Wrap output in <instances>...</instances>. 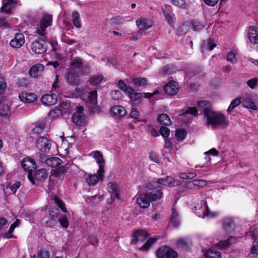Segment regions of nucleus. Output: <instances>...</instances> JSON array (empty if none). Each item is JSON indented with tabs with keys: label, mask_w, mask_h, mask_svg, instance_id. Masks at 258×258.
Listing matches in <instances>:
<instances>
[{
	"label": "nucleus",
	"mask_w": 258,
	"mask_h": 258,
	"mask_svg": "<svg viewBox=\"0 0 258 258\" xmlns=\"http://www.w3.org/2000/svg\"><path fill=\"white\" fill-rule=\"evenodd\" d=\"M205 117L207 120V124L208 125L219 126L223 128H225L229 125L228 118L220 112L212 111Z\"/></svg>",
	"instance_id": "f257e3e1"
},
{
	"label": "nucleus",
	"mask_w": 258,
	"mask_h": 258,
	"mask_svg": "<svg viewBox=\"0 0 258 258\" xmlns=\"http://www.w3.org/2000/svg\"><path fill=\"white\" fill-rule=\"evenodd\" d=\"M23 169L28 172L27 177L32 184H35L33 171L37 167L36 162L33 158L26 157L23 159L21 163Z\"/></svg>",
	"instance_id": "f03ea898"
},
{
	"label": "nucleus",
	"mask_w": 258,
	"mask_h": 258,
	"mask_svg": "<svg viewBox=\"0 0 258 258\" xmlns=\"http://www.w3.org/2000/svg\"><path fill=\"white\" fill-rule=\"evenodd\" d=\"M157 258H178V254L171 247L164 245L159 247L155 252Z\"/></svg>",
	"instance_id": "7ed1b4c3"
},
{
	"label": "nucleus",
	"mask_w": 258,
	"mask_h": 258,
	"mask_svg": "<svg viewBox=\"0 0 258 258\" xmlns=\"http://www.w3.org/2000/svg\"><path fill=\"white\" fill-rule=\"evenodd\" d=\"M173 181L174 179L169 176L164 178H159L157 179L154 178L147 183L146 187L153 188L155 186L162 187L160 184L172 187L174 186Z\"/></svg>",
	"instance_id": "20e7f679"
},
{
	"label": "nucleus",
	"mask_w": 258,
	"mask_h": 258,
	"mask_svg": "<svg viewBox=\"0 0 258 258\" xmlns=\"http://www.w3.org/2000/svg\"><path fill=\"white\" fill-rule=\"evenodd\" d=\"M53 16L52 14L43 13L39 22V28L37 30V34L43 36L47 28L52 25Z\"/></svg>",
	"instance_id": "39448f33"
},
{
	"label": "nucleus",
	"mask_w": 258,
	"mask_h": 258,
	"mask_svg": "<svg viewBox=\"0 0 258 258\" xmlns=\"http://www.w3.org/2000/svg\"><path fill=\"white\" fill-rule=\"evenodd\" d=\"M31 49L36 54H42L47 50L46 41L43 38H38L32 42Z\"/></svg>",
	"instance_id": "423d86ee"
},
{
	"label": "nucleus",
	"mask_w": 258,
	"mask_h": 258,
	"mask_svg": "<svg viewBox=\"0 0 258 258\" xmlns=\"http://www.w3.org/2000/svg\"><path fill=\"white\" fill-rule=\"evenodd\" d=\"M52 141L45 137H40L36 141V147L40 152L49 153L51 147Z\"/></svg>",
	"instance_id": "0eeeda50"
},
{
	"label": "nucleus",
	"mask_w": 258,
	"mask_h": 258,
	"mask_svg": "<svg viewBox=\"0 0 258 258\" xmlns=\"http://www.w3.org/2000/svg\"><path fill=\"white\" fill-rule=\"evenodd\" d=\"M149 236V233L145 230L142 229L136 230L134 231L132 236V243L137 244L138 242H143L145 241Z\"/></svg>",
	"instance_id": "6e6552de"
},
{
	"label": "nucleus",
	"mask_w": 258,
	"mask_h": 258,
	"mask_svg": "<svg viewBox=\"0 0 258 258\" xmlns=\"http://www.w3.org/2000/svg\"><path fill=\"white\" fill-rule=\"evenodd\" d=\"M147 196L150 198L151 202L159 200L163 197V192L162 191V187H158L155 186L153 188L147 187Z\"/></svg>",
	"instance_id": "1a4fd4ad"
},
{
	"label": "nucleus",
	"mask_w": 258,
	"mask_h": 258,
	"mask_svg": "<svg viewBox=\"0 0 258 258\" xmlns=\"http://www.w3.org/2000/svg\"><path fill=\"white\" fill-rule=\"evenodd\" d=\"M19 0H3V6L1 8L3 13L10 14L12 13L13 10L17 6Z\"/></svg>",
	"instance_id": "9d476101"
},
{
	"label": "nucleus",
	"mask_w": 258,
	"mask_h": 258,
	"mask_svg": "<svg viewBox=\"0 0 258 258\" xmlns=\"http://www.w3.org/2000/svg\"><path fill=\"white\" fill-rule=\"evenodd\" d=\"M179 85L174 81H171L164 85L163 90L164 92L168 95L174 96L179 91Z\"/></svg>",
	"instance_id": "9b49d317"
},
{
	"label": "nucleus",
	"mask_w": 258,
	"mask_h": 258,
	"mask_svg": "<svg viewBox=\"0 0 258 258\" xmlns=\"http://www.w3.org/2000/svg\"><path fill=\"white\" fill-rule=\"evenodd\" d=\"M222 226L226 233H231L234 231L236 225L232 218L225 217L222 220Z\"/></svg>",
	"instance_id": "f8f14e48"
},
{
	"label": "nucleus",
	"mask_w": 258,
	"mask_h": 258,
	"mask_svg": "<svg viewBox=\"0 0 258 258\" xmlns=\"http://www.w3.org/2000/svg\"><path fill=\"white\" fill-rule=\"evenodd\" d=\"M195 208L196 210L199 211L197 212V215L200 217L204 218L206 216L214 217L217 215V213H211L207 204H205L203 209H202L203 206L202 204H198V206H195Z\"/></svg>",
	"instance_id": "ddd939ff"
},
{
	"label": "nucleus",
	"mask_w": 258,
	"mask_h": 258,
	"mask_svg": "<svg viewBox=\"0 0 258 258\" xmlns=\"http://www.w3.org/2000/svg\"><path fill=\"white\" fill-rule=\"evenodd\" d=\"M20 100L25 103H31L37 100V96L34 93L22 91L19 94Z\"/></svg>",
	"instance_id": "4468645a"
},
{
	"label": "nucleus",
	"mask_w": 258,
	"mask_h": 258,
	"mask_svg": "<svg viewBox=\"0 0 258 258\" xmlns=\"http://www.w3.org/2000/svg\"><path fill=\"white\" fill-rule=\"evenodd\" d=\"M25 43V38L23 34L17 33L14 37L10 41V45L14 48H19Z\"/></svg>",
	"instance_id": "2eb2a0df"
},
{
	"label": "nucleus",
	"mask_w": 258,
	"mask_h": 258,
	"mask_svg": "<svg viewBox=\"0 0 258 258\" xmlns=\"http://www.w3.org/2000/svg\"><path fill=\"white\" fill-rule=\"evenodd\" d=\"M192 246V242L190 239L187 238H181L177 240L176 246L182 250L189 251Z\"/></svg>",
	"instance_id": "dca6fc26"
},
{
	"label": "nucleus",
	"mask_w": 258,
	"mask_h": 258,
	"mask_svg": "<svg viewBox=\"0 0 258 258\" xmlns=\"http://www.w3.org/2000/svg\"><path fill=\"white\" fill-rule=\"evenodd\" d=\"M247 37L249 42L252 44H258V28L255 26H251L248 28Z\"/></svg>",
	"instance_id": "f3484780"
},
{
	"label": "nucleus",
	"mask_w": 258,
	"mask_h": 258,
	"mask_svg": "<svg viewBox=\"0 0 258 258\" xmlns=\"http://www.w3.org/2000/svg\"><path fill=\"white\" fill-rule=\"evenodd\" d=\"M66 81L70 85L78 86L80 83V76L77 73L69 72L66 77Z\"/></svg>",
	"instance_id": "a211bd4d"
},
{
	"label": "nucleus",
	"mask_w": 258,
	"mask_h": 258,
	"mask_svg": "<svg viewBox=\"0 0 258 258\" xmlns=\"http://www.w3.org/2000/svg\"><path fill=\"white\" fill-rule=\"evenodd\" d=\"M41 100L43 104L46 106H51L57 103V96L55 94H46L42 96Z\"/></svg>",
	"instance_id": "6ab92c4d"
},
{
	"label": "nucleus",
	"mask_w": 258,
	"mask_h": 258,
	"mask_svg": "<svg viewBox=\"0 0 258 258\" xmlns=\"http://www.w3.org/2000/svg\"><path fill=\"white\" fill-rule=\"evenodd\" d=\"M110 113L112 116L120 119L125 115L127 112L122 106L116 105L111 108Z\"/></svg>",
	"instance_id": "aec40b11"
},
{
	"label": "nucleus",
	"mask_w": 258,
	"mask_h": 258,
	"mask_svg": "<svg viewBox=\"0 0 258 258\" xmlns=\"http://www.w3.org/2000/svg\"><path fill=\"white\" fill-rule=\"evenodd\" d=\"M151 202V201L150 198L147 196V193L145 195H141L140 197L137 198V203L143 209L148 208L150 205Z\"/></svg>",
	"instance_id": "412c9836"
},
{
	"label": "nucleus",
	"mask_w": 258,
	"mask_h": 258,
	"mask_svg": "<svg viewBox=\"0 0 258 258\" xmlns=\"http://www.w3.org/2000/svg\"><path fill=\"white\" fill-rule=\"evenodd\" d=\"M197 105L199 107L202 108L204 110V115L205 117L208 115L213 110L210 109L211 104L207 100H200L197 102Z\"/></svg>",
	"instance_id": "4be33fe9"
},
{
	"label": "nucleus",
	"mask_w": 258,
	"mask_h": 258,
	"mask_svg": "<svg viewBox=\"0 0 258 258\" xmlns=\"http://www.w3.org/2000/svg\"><path fill=\"white\" fill-rule=\"evenodd\" d=\"M47 173L45 169H39L37 170L35 172L34 176L33 177L34 178L35 181L36 180L38 181H43L47 177ZM36 183L34 185H35Z\"/></svg>",
	"instance_id": "5701e85b"
},
{
	"label": "nucleus",
	"mask_w": 258,
	"mask_h": 258,
	"mask_svg": "<svg viewBox=\"0 0 258 258\" xmlns=\"http://www.w3.org/2000/svg\"><path fill=\"white\" fill-rule=\"evenodd\" d=\"M46 122L45 120L41 119L39 120L35 124V127L32 129L31 132L33 134H39L42 133L46 126Z\"/></svg>",
	"instance_id": "b1692460"
},
{
	"label": "nucleus",
	"mask_w": 258,
	"mask_h": 258,
	"mask_svg": "<svg viewBox=\"0 0 258 258\" xmlns=\"http://www.w3.org/2000/svg\"><path fill=\"white\" fill-rule=\"evenodd\" d=\"M44 66L41 64H38L33 66L29 71L31 77L36 78L40 75L41 72L43 70Z\"/></svg>",
	"instance_id": "393cba45"
},
{
	"label": "nucleus",
	"mask_w": 258,
	"mask_h": 258,
	"mask_svg": "<svg viewBox=\"0 0 258 258\" xmlns=\"http://www.w3.org/2000/svg\"><path fill=\"white\" fill-rule=\"evenodd\" d=\"M62 163V161L58 157H50L45 160V164L52 168H56Z\"/></svg>",
	"instance_id": "a878e982"
},
{
	"label": "nucleus",
	"mask_w": 258,
	"mask_h": 258,
	"mask_svg": "<svg viewBox=\"0 0 258 258\" xmlns=\"http://www.w3.org/2000/svg\"><path fill=\"white\" fill-rule=\"evenodd\" d=\"M170 222L173 227H177L180 224V218L175 208H172V213L170 218Z\"/></svg>",
	"instance_id": "bb28decb"
},
{
	"label": "nucleus",
	"mask_w": 258,
	"mask_h": 258,
	"mask_svg": "<svg viewBox=\"0 0 258 258\" xmlns=\"http://www.w3.org/2000/svg\"><path fill=\"white\" fill-rule=\"evenodd\" d=\"M85 116L84 114L74 112L72 115V120L73 123L77 125H81L84 123Z\"/></svg>",
	"instance_id": "cd10ccee"
},
{
	"label": "nucleus",
	"mask_w": 258,
	"mask_h": 258,
	"mask_svg": "<svg viewBox=\"0 0 258 258\" xmlns=\"http://www.w3.org/2000/svg\"><path fill=\"white\" fill-rule=\"evenodd\" d=\"M158 238L156 237H150L140 248L139 250L142 251H148L151 246L158 240Z\"/></svg>",
	"instance_id": "c85d7f7f"
},
{
	"label": "nucleus",
	"mask_w": 258,
	"mask_h": 258,
	"mask_svg": "<svg viewBox=\"0 0 258 258\" xmlns=\"http://www.w3.org/2000/svg\"><path fill=\"white\" fill-rule=\"evenodd\" d=\"M204 255L205 258H221V253L215 248H210L207 250Z\"/></svg>",
	"instance_id": "c756f323"
},
{
	"label": "nucleus",
	"mask_w": 258,
	"mask_h": 258,
	"mask_svg": "<svg viewBox=\"0 0 258 258\" xmlns=\"http://www.w3.org/2000/svg\"><path fill=\"white\" fill-rule=\"evenodd\" d=\"M157 120L159 123L166 126L170 125L172 124V122L169 116L165 113H162L159 115L157 117Z\"/></svg>",
	"instance_id": "7c9ffc66"
},
{
	"label": "nucleus",
	"mask_w": 258,
	"mask_h": 258,
	"mask_svg": "<svg viewBox=\"0 0 258 258\" xmlns=\"http://www.w3.org/2000/svg\"><path fill=\"white\" fill-rule=\"evenodd\" d=\"M104 79L102 75L92 76L89 80V84L92 86H96L101 83Z\"/></svg>",
	"instance_id": "2f4dec72"
},
{
	"label": "nucleus",
	"mask_w": 258,
	"mask_h": 258,
	"mask_svg": "<svg viewBox=\"0 0 258 258\" xmlns=\"http://www.w3.org/2000/svg\"><path fill=\"white\" fill-rule=\"evenodd\" d=\"M243 106L248 109H251L253 110L257 109L256 106L254 103L250 98H245L241 101Z\"/></svg>",
	"instance_id": "473e14b6"
},
{
	"label": "nucleus",
	"mask_w": 258,
	"mask_h": 258,
	"mask_svg": "<svg viewBox=\"0 0 258 258\" xmlns=\"http://www.w3.org/2000/svg\"><path fill=\"white\" fill-rule=\"evenodd\" d=\"M68 170L67 166H61L54 169L52 171V175L54 177H58L64 174Z\"/></svg>",
	"instance_id": "72a5a7b5"
},
{
	"label": "nucleus",
	"mask_w": 258,
	"mask_h": 258,
	"mask_svg": "<svg viewBox=\"0 0 258 258\" xmlns=\"http://www.w3.org/2000/svg\"><path fill=\"white\" fill-rule=\"evenodd\" d=\"M133 83L136 87L145 88L147 86V79L146 78H135L133 79Z\"/></svg>",
	"instance_id": "f704fd0d"
},
{
	"label": "nucleus",
	"mask_w": 258,
	"mask_h": 258,
	"mask_svg": "<svg viewBox=\"0 0 258 258\" xmlns=\"http://www.w3.org/2000/svg\"><path fill=\"white\" fill-rule=\"evenodd\" d=\"M202 46L203 48L211 51L216 47V44L212 39L209 38L206 41H204Z\"/></svg>",
	"instance_id": "c9c22d12"
},
{
	"label": "nucleus",
	"mask_w": 258,
	"mask_h": 258,
	"mask_svg": "<svg viewBox=\"0 0 258 258\" xmlns=\"http://www.w3.org/2000/svg\"><path fill=\"white\" fill-rule=\"evenodd\" d=\"M53 200L54 201V203L59 207V208L64 213H67L68 210L66 207V205L57 196L55 195Z\"/></svg>",
	"instance_id": "e433bc0d"
},
{
	"label": "nucleus",
	"mask_w": 258,
	"mask_h": 258,
	"mask_svg": "<svg viewBox=\"0 0 258 258\" xmlns=\"http://www.w3.org/2000/svg\"><path fill=\"white\" fill-rule=\"evenodd\" d=\"M187 136V131L184 128H178L175 131V136L178 141L184 140Z\"/></svg>",
	"instance_id": "4c0bfd02"
},
{
	"label": "nucleus",
	"mask_w": 258,
	"mask_h": 258,
	"mask_svg": "<svg viewBox=\"0 0 258 258\" xmlns=\"http://www.w3.org/2000/svg\"><path fill=\"white\" fill-rule=\"evenodd\" d=\"M87 241L94 247H97L99 244V239L97 236L94 234H89L87 238Z\"/></svg>",
	"instance_id": "58836bf2"
},
{
	"label": "nucleus",
	"mask_w": 258,
	"mask_h": 258,
	"mask_svg": "<svg viewBox=\"0 0 258 258\" xmlns=\"http://www.w3.org/2000/svg\"><path fill=\"white\" fill-rule=\"evenodd\" d=\"M72 19L73 25L77 28L81 27V24L80 22V14L77 11H74L72 14Z\"/></svg>",
	"instance_id": "ea45409f"
},
{
	"label": "nucleus",
	"mask_w": 258,
	"mask_h": 258,
	"mask_svg": "<svg viewBox=\"0 0 258 258\" xmlns=\"http://www.w3.org/2000/svg\"><path fill=\"white\" fill-rule=\"evenodd\" d=\"M127 94L130 99L133 101H139L143 97V94L142 93L135 92L133 88V91H129Z\"/></svg>",
	"instance_id": "a19ab883"
},
{
	"label": "nucleus",
	"mask_w": 258,
	"mask_h": 258,
	"mask_svg": "<svg viewBox=\"0 0 258 258\" xmlns=\"http://www.w3.org/2000/svg\"><path fill=\"white\" fill-rule=\"evenodd\" d=\"M137 25L140 30H146L150 26L148 20L145 19H141L136 21Z\"/></svg>",
	"instance_id": "79ce46f5"
},
{
	"label": "nucleus",
	"mask_w": 258,
	"mask_h": 258,
	"mask_svg": "<svg viewBox=\"0 0 258 258\" xmlns=\"http://www.w3.org/2000/svg\"><path fill=\"white\" fill-rule=\"evenodd\" d=\"M100 180L96 174L89 175L86 179V181L89 186L95 185Z\"/></svg>",
	"instance_id": "37998d69"
},
{
	"label": "nucleus",
	"mask_w": 258,
	"mask_h": 258,
	"mask_svg": "<svg viewBox=\"0 0 258 258\" xmlns=\"http://www.w3.org/2000/svg\"><path fill=\"white\" fill-rule=\"evenodd\" d=\"M125 20L123 17L120 16H116L110 19V25L112 26H119L124 22Z\"/></svg>",
	"instance_id": "c03bdc74"
},
{
	"label": "nucleus",
	"mask_w": 258,
	"mask_h": 258,
	"mask_svg": "<svg viewBox=\"0 0 258 258\" xmlns=\"http://www.w3.org/2000/svg\"><path fill=\"white\" fill-rule=\"evenodd\" d=\"M240 99V98H236V99L232 100L227 109V111L228 113H230L235 107L241 103Z\"/></svg>",
	"instance_id": "a18cd8bd"
},
{
	"label": "nucleus",
	"mask_w": 258,
	"mask_h": 258,
	"mask_svg": "<svg viewBox=\"0 0 258 258\" xmlns=\"http://www.w3.org/2000/svg\"><path fill=\"white\" fill-rule=\"evenodd\" d=\"M10 112V107L8 104L0 103V116H6Z\"/></svg>",
	"instance_id": "49530a36"
},
{
	"label": "nucleus",
	"mask_w": 258,
	"mask_h": 258,
	"mask_svg": "<svg viewBox=\"0 0 258 258\" xmlns=\"http://www.w3.org/2000/svg\"><path fill=\"white\" fill-rule=\"evenodd\" d=\"M118 88L125 93H128L129 91H133V88L127 86L122 80H119L117 83Z\"/></svg>",
	"instance_id": "de8ad7c7"
},
{
	"label": "nucleus",
	"mask_w": 258,
	"mask_h": 258,
	"mask_svg": "<svg viewBox=\"0 0 258 258\" xmlns=\"http://www.w3.org/2000/svg\"><path fill=\"white\" fill-rule=\"evenodd\" d=\"M88 99L90 103L92 104L95 105L97 103V92L96 90H93L89 92Z\"/></svg>",
	"instance_id": "09e8293b"
},
{
	"label": "nucleus",
	"mask_w": 258,
	"mask_h": 258,
	"mask_svg": "<svg viewBox=\"0 0 258 258\" xmlns=\"http://www.w3.org/2000/svg\"><path fill=\"white\" fill-rule=\"evenodd\" d=\"M71 66L75 69H80L83 66V63L82 59L80 57H77L72 60L71 62Z\"/></svg>",
	"instance_id": "8fccbe9b"
},
{
	"label": "nucleus",
	"mask_w": 258,
	"mask_h": 258,
	"mask_svg": "<svg viewBox=\"0 0 258 258\" xmlns=\"http://www.w3.org/2000/svg\"><path fill=\"white\" fill-rule=\"evenodd\" d=\"M58 220L61 227L63 228L67 229L69 227V222L67 215H61Z\"/></svg>",
	"instance_id": "3c124183"
},
{
	"label": "nucleus",
	"mask_w": 258,
	"mask_h": 258,
	"mask_svg": "<svg viewBox=\"0 0 258 258\" xmlns=\"http://www.w3.org/2000/svg\"><path fill=\"white\" fill-rule=\"evenodd\" d=\"M62 110L60 109L56 108L51 110L47 114V116L52 119L58 117L62 115Z\"/></svg>",
	"instance_id": "603ef678"
},
{
	"label": "nucleus",
	"mask_w": 258,
	"mask_h": 258,
	"mask_svg": "<svg viewBox=\"0 0 258 258\" xmlns=\"http://www.w3.org/2000/svg\"><path fill=\"white\" fill-rule=\"evenodd\" d=\"M145 130L147 133H150L153 137H158L159 136V132L156 130L151 124L147 125L145 126Z\"/></svg>",
	"instance_id": "864d4df0"
},
{
	"label": "nucleus",
	"mask_w": 258,
	"mask_h": 258,
	"mask_svg": "<svg viewBox=\"0 0 258 258\" xmlns=\"http://www.w3.org/2000/svg\"><path fill=\"white\" fill-rule=\"evenodd\" d=\"M130 116L131 117L134 118L135 119V122L136 121H143V120L140 119V113L137 110V108H133L131 110V112L130 113Z\"/></svg>",
	"instance_id": "5fc2aeb1"
},
{
	"label": "nucleus",
	"mask_w": 258,
	"mask_h": 258,
	"mask_svg": "<svg viewBox=\"0 0 258 258\" xmlns=\"http://www.w3.org/2000/svg\"><path fill=\"white\" fill-rule=\"evenodd\" d=\"M94 157L96 160V162L99 164H104L105 163L103 158V155L100 151H96L94 154Z\"/></svg>",
	"instance_id": "6e6d98bb"
},
{
	"label": "nucleus",
	"mask_w": 258,
	"mask_h": 258,
	"mask_svg": "<svg viewBox=\"0 0 258 258\" xmlns=\"http://www.w3.org/2000/svg\"><path fill=\"white\" fill-rule=\"evenodd\" d=\"M172 4L180 8L185 9L186 5L185 0H171Z\"/></svg>",
	"instance_id": "4d7b16f0"
},
{
	"label": "nucleus",
	"mask_w": 258,
	"mask_h": 258,
	"mask_svg": "<svg viewBox=\"0 0 258 258\" xmlns=\"http://www.w3.org/2000/svg\"><path fill=\"white\" fill-rule=\"evenodd\" d=\"M58 211V209L57 208L54 210L49 209L48 210V212L50 218L57 221L60 217V215Z\"/></svg>",
	"instance_id": "13d9d810"
},
{
	"label": "nucleus",
	"mask_w": 258,
	"mask_h": 258,
	"mask_svg": "<svg viewBox=\"0 0 258 258\" xmlns=\"http://www.w3.org/2000/svg\"><path fill=\"white\" fill-rule=\"evenodd\" d=\"M192 28L194 31H200L204 28V26L201 22L194 20L192 22Z\"/></svg>",
	"instance_id": "bf43d9fd"
},
{
	"label": "nucleus",
	"mask_w": 258,
	"mask_h": 258,
	"mask_svg": "<svg viewBox=\"0 0 258 258\" xmlns=\"http://www.w3.org/2000/svg\"><path fill=\"white\" fill-rule=\"evenodd\" d=\"M160 134L164 138H167L170 135V129L166 127L162 126L159 130Z\"/></svg>",
	"instance_id": "052dcab7"
},
{
	"label": "nucleus",
	"mask_w": 258,
	"mask_h": 258,
	"mask_svg": "<svg viewBox=\"0 0 258 258\" xmlns=\"http://www.w3.org/2000/svg\"><path fill=\"white\" fill-rule=\"evenodd\" d=\"M74 94H76L77 97L82 98L84 96L86 91L83 87L76 88L74 91Z\"/></svg>",
	"instance_id": "680f3d73"
},
{
	"label": "nucleus",
	"mask_w": 258,
	"mask_h": 258,
	"mask_svg": "<svg viewBox=\"0 0 258 258\" xmlns=\"http://www.w3.org/2000/svg\"><path fill=\"white\" fill-rule=\"evenodd\" d=\"M108 191L110 193L119 191L118 185L114 182H109L107 185Z\"/></svg>",
	"instance_id": "e2e57ef3"
},
{
	"label": "nucleus",
	"mask_w": 258,
	"mask_h": 258,
	"mask_svg": "<svg viewBox=\"0 0 258 258\" xmlns=\"http://www.w3.org/2000/svg\"><path fill=\"white\" fill-rule=\"evenodd\" d=\"M37 258H49V252L44 249H41L37 251Z\"/></svg>",
	"instance_id": "0e129e2a"
},
{
	"label": "nucleus",
	"mask_w": 258,
	"mask_h": 258,
	"mask_svg": "<svg viewBox=\"0 0 258 258\" xmlns=\"http://www.w3.org/2000/svg\"><path fill=\"white\" fill-rule=\"evenodd\" d=\"M174 72V68L171 65L167 64L162 69V73L163 74H171Z\"/></svg>",
	"instance_id": "69168bd1"
},
{
	"label": "nucleus",
	"mask_w": 258,
	"mask_h": 258,
	"mask_svg": "<svg viewBox=\"0 0 258 258\" xmlns=\"http://www.w3.org/2000/svg\"><path fill=\"white\" fill-rule=\"evenodd\" d=\"M196 174L194 172L180 173L179 175L180 178L183 179H191L196 177Z\"/></svg>",
	"instance_id": "338daca9"
},
{
	"label": "nucleus",
	"mask_w": 258,
	"mask_h": 258,
	"mask_svg": "<svg viewBox=\"0 0 258 258\" xmlns=\"http://www.w3.org/2000/svg\"><path fill=\"white\" fill-rule=\"evenodd\" d=\"M186 114H190L196 116L198 114V111L195 107H188L185 112L182 113V115L184 116Z\"/></svg>",
	"instance_id": "774afa93"
}]
</instances>
